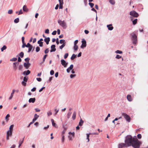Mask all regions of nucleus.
Wrapping results in <instances>:
<instances>
[{
  "instance_id": "obj_10",
  "label": "nucleus",
  "mask_w": 148,
  "mask_h": 148,
  "mask_svg": "<svg viewBox=\"0 0 148 148\" xmlns=\"http://www.w3.org/2000/svg\"><path fill=\"white\" fill-rule=\"evenodd\" d=\"M82 44L81 46V48H83L84 47H85L86 46V41L84 39H83L82 41Z\"/></svg>"
},
{
  "instance_id": "obj_31",
  "label": "nucleus",
  "mask_w": 148,
  "mask_h": 148,
  "mask_svg": "<svg viewBox=\"0 0 148 148\" xmlns=\"http://www.w3.org/2000/svg\"><path fill=\"white\" fill-rule=\"evenodd\" d=\"M7 48L6 47L5 45H4L2 47L1 49V50L2 51H3L4 50H5Z\"/></svg>"
},
{
  "instance_id": "obj_56",
  "label": "nucleus",
  "mask_w": 148,
  "mask_h": 148,
  "mask_svg": "<svg viewBox=\"0 0 148 148\" xmlns=\"http://www.w3.org/2000/svg\"><path fill=\"white\" fill-rule=\"evenodd\" d=\"M75 76L76 75L75 74H71L70 75V77L71 78H72Z\"/></svg>"
},
{
  "instance_id": "obj_49",
  "label": "nucleus",
  "mask_w": 148,
  "mask_h": 148,
  "mask_svg": "<svg viewBox=\"0 0 148 148\" xmlns=\"http://www.w3.org/2000/svg\"><path fill=\"white\" fill-rule=\"evenodd\" d=\"M65 139L64 136V135H62V143H64Z\"/></svg>"
},
{
  "instance_id": "obj_55",
  "label": "nucleus",
  "mask_w": 148,
  "mask_h": 148,
  "mask_svg": "<svg viewBox=\"0 0 148 148\" xmlns=\"http://www.w3.org/2000/svg\"><path fill=\"white\" fill-rule=\"evenodd\" d=\"M121 56H120L119 55H117L116 57V58H117V59H120V58H121Z\"/></svg>"
},
{
  "instance_id": "obj_6",
  "label": "nucleus",
  "mask_w": 148,
  "mask_h": 148,
  "mask_svg": "<svg viewBox=\"0 0 148 148\" xmlns=\"http://www.w3.org/2000/svg\"><path fill=\"white\" fill-rule=\"evenodd\" d=\"M130 15L132 16L137 17L138 16V14L134 11H132L130 12Z\"/></svg>"
},
{
  "instance_id": "obj_39",
  "label": "nucleus",
  "mask_w": 148,
  "mask_h": 148,
  "mask_svg": "<svg viewBox=\"0 0 148 148\" xmlns=\"http://www.w3.org/2000/svg\"><path fill=\"white\" fill-rule=\"evenodd\" d=\"M32 48H33V46L32 45L30 47H29L28 52H30V51H31L32 49Z\"/></svg>"
},
{
  "instance_id": "obj_19",
  "label": "nucleus",
  "mask_w": 148,
  "mask_h": 148,
  "mask_svg": "<svg viewBox=\"0 0 148 148\" xmlns=\"http://www.w3.org/2000/svg\"><path fill=\"white\" fill-rule=\"evenodd\" d=\"M23 10L24 11L27 12L28 11V9L27 8L26 5H24L23 7Z\"/></svg>"
},
{
  "instance_id": "obj_13",
  "label": "nucleus",
  "mask_w": 148,
  "mask_h": 148,
  "mask_svg": "<svg viewBox=\"0 0 148 148\" xmlns=\"http://www.w3.org/2000/svg\"><path fill=\"white\" fill-rule=\"evenodd\" d=\"M56 46L54 45H52L51 46V49L50 50V52H52L55 51L56 50V49L55 48Z\"/></svg>"
},
{
  "instance_id": "obj_1",
  "label": "nucleus",
  "mask_w": 148,
  "mask_h": 148,
  "mask_svg": "<svg viewBox=\"0 0 148 148\" xmlns=\"http://www.w3.org/2000/svg\"><path fill=\"white\" fill-rule=\"evenodd\" d=\"M134 137V140L132 145L134 148H138L140 146V142L138 140L136 136Z\"/></svg>"
},
{
  "instance_id": "obj_4",
  "label": "nucleus",
  "mask_w": 148,
  "mask_h": 148,
  "mask_svg": "<svg viewBox=\"0 0 148 148\" xmlns=\"http://www.w3.org/2000/svg\"><path fill=\"white\" fill-rule=\"evenodd\" d=\"M58 23L63 28L65 29L66 28L67 26L66 23L64 21H62L60 20L58 21Z\"/></svg>"
},
{
  "instance_id": "obj_64",
  "label": "nucleus",
  "mask_w": 148,
  "mask_h": 148,
  "mask_svg": "<svg viewBox=\"0 0 148 148\" xmlns=\"http://www.w3.org/2000/svg\"><path fill=\"white\" fill-rule=\"evenodd\" d=\"M13 95H12L11 94V95H10V97L9 98V100H10L11 99H12V98L13 97Z\"/></svg>"
},
{
  "instance_id": "obj_18",
  "label": "nucleus",
  "mask_w": 148,
  "mask_h": 148,
  "mask_svg": "<svg viewBox=\"0 0 148 148\" xmlns=\"http://www.w3.org/2000/svg\"><path fill=\"white\" fill-rule=\"evenodd\" d=\"M112 24H110L107 25V27L108 28V29L110 30H112L113 29V27L112 26Z\"/></svg>"
},
{
  "instance_id": "obj_34",
  "label": "nucleus",
  "mask_w": 148,
  "mask_h": 148,
  "mask_svg": "<svg viewBox=\"0 0 148 148\" xmlns=\"http://www.w3.org/2000/svg\"><path fill=\"white\" fill-rule=\"evenodd\" d=\"M23 68V66L22 65H20L18 66V69L19 70L22 71Z\"/></svg>"
},
{
  "instance_id": "obj_50",
  "label": "nucleus",
  "mask_w": 148,
  "mask_h": 148,
  "mask_svg": "<svg viewBox=\"0 0 148 148\" xmlns=\"http://www.w3.org/2000/svg\"><path fill=\"white\" fill-rule=\"evenodd\" d=\"M12 12H13V11H12V10H9V11H8V13L10 14H12Z\"/></svg>"
},
{
  "instance_id": "obj_5",
  "label": "nucleus",
  "mask_w": 148,
  "mask_h": 148,
  "mask_svg": "<svg viewBox=\"0 0 148 148\" xmlns=\"http://www.w3.org/2000/svg\"><path fill=\"white\" fill-rule=\"evenodd\" d=\"M122 115L124 117V118L128 122H130V121L131 118L128 115L125 113H122Z\"/></svg>"
},
{
  "instance_id": "obj_58",
  "label": "nucleus",
  "mask_w": 148,
  "mask_h": 148,
  "mask_svg": "<svg viewBox=\"0 0 148 148\" xmlns=\"http://www.w3.org/2000/svg\"><path fill=\"white\" fill-rule=\"evenodd\" d=\"M31 45L29 43H28L26 45V47H29L31 46Z\"/></svg>"
},
{
  "instance_id": "obj_51",
  "label": "nucleus",
  "mask_w": 148,
  "mask_h": 148,
  "mask_svg": "<svg viewBox=\"0 0 148 148\" xmlns=\"http://www.w3.org/2000/svg\"><path fill=\"white\" fill-rule=\"evenodd\" d=\"M65 40H60V43L61 44L64 43Z\"/></svg>"
},
{
  "instance_id": "obj_38",
  "label": "nucleus",
  "mask_w": 148,
  "mask_h": 148,
  "mask_svg": "<svg viewBox=\"0 0 148 148\" xmlns=\"http://www.w3.org/2000/svg\"><path fill=\"white\" fill-rule=\"evenodd\" d=\"M17 60V59L16 58H14L10 60V61H15Z\"/></svg>"
},
{
  "instance_id": "obj_15",
  "label": "nucleus",
  "mask_w": 148,
  "mask_h": 148,
  "mask_svg": "<svg viewBox=\"0 0 148 148\" xmlns=\"http://www.w3.org/2000/svg\"><path fill=\"white\" fill-rule=\"evenodd\" d=\"M127 100L129 101H131L132 100V99L130 95H128L127 96Z\"/></svg>"
},
{
  "instance_id": "obj_2",
  "label": "nucleus",
  "mask_w": 148,
  "mask_h": 148,
  "mask_svg": "<svg viewBox=\"0 0 148 148\" xmlns=\"http://www.w3.org/2000/svg\"><path fill=\"white\" fill-rule=\"evenodd\" d=\"M134 138L131 136H127L125 140V142L128 146H130L132 145Z\"/></svg>"
},
{
  "instance_id": "obj_61",
  "label": "nucleus",
  "mask_w": 148,
  "mask_h": 148,
  "mask_svg": "<svg viewBox=\"0 0 148 148\" xmlns=\"http://www.w3.org/2000/svg\"><path fill=\"white\" fill-rule=\"evenodd\" d=\"M23 80L24 81L27 82V78L26 77H24L23 78Z\"/></svg>"
},
{
  "instance_id": "obj_41",
  "label": "nucleus",
  "mask_w": 148,
  "mask_h": 148,
  "mask_svg": "<svg viewBox=\"0 0 148 148\" xmlns=\"http://www.w3.org/2000/svg\"><path fill=\"white\" fill-rule=\"evenodd\" d=\"M47 54H46V55H45L43 58V62H44L45 61V59L46 58V57H47Z\"/></svg>"
},
{
  "instance_id": "obj_33",
  "label": "nucleus",
  "mask_w": 148,
  "mask_h": 148,
  "mask_svg": "<svg viewBox=\"0 0 148 148\" xmlns=\"http://www.w3.org/2000/svg\"><path fill=\"white\" fill-rule=\"evenodd\" d=\"M19 56L20 57H21V58H22L24 56V53L23 52H21L19 53Z\"/></svg>"
},
{
  "instance_id": "obj_26",
  "label": "nucleus",
  "mask_w": 148,
  "mask_h": 148,
  "mask_svg": "<svg viewBox=\"0 0 148 148\" xmlns=\"http://www.w3.org/2000/svg\"><path fill=\"white\" fill-rule=\"evenodd\" d=\"M76 57V56L75 54H73L71 58V59L73 60Z\"/></svg>"
},
{
  "instance_id": "obj_30",
  "label": "nucleus",
  "mask_w": 148,
  "mask_h": 148,
  "mask_svg": "<svg viewBox=\"0 0 148 148\" xmlns=\"http://www.w3.org/2000/svg\"><path fill=\"white\" fill-rule=\"evenodd\" d=\"M137 21V19H136L132 21L133 24L134 25L136 24Z\"/></svg>"
},
{
  "instance_id": "obj_57",
  "label": "nucleus",
  "mask_w": 148,
  "mask_h": 148,
  "mask_svg": "<svg viewBox=\"0 0 148 148\" xmlns=\"http://www.w3.org/2000/svg\"><path fill=\"white\" fill-rule=\"evenodd\" d=\"M45 32L46 34H49V29H46L45 30Z\"/></svg>"
},
{
  "instance_id": "obj_11",
  "label": "nucleus",
  "mask_w": 148,
  "mask_h": 148,
  "mask_svg": "<svg viewBox=\"0 0 148 148\" xmlns=\"http://www.w3.org/2000/svg\"><path fill=\"white\" fill-rule=\"evenodd\" d=\"M126 144L121 143L119 145V148H122L124 147H127Z\"/></svg>"
},
{
  "instance_id": "obj_63",
  "label": "nucleus",
  "mask_w": 148,
  "mask_h": 148,
  "mask_svg": "<svg viewBox=\"0 0 148 148\" xmlns=\"http://www.w3.org/2000/svg\"><path fill=\"white\" fill-rule=\"evenodd\" d=\"M56 31H53L52 33V34L53 35H55L56 34Z\"/></svg>"
},
{
  "instance_id": "obj_20",
  "label": "nucleus",
  "mask_w": 148,
  "mask_h": 148,
  "mask_svg": "<svg viewBox=\"0 0 148 148\" xmlns=\"http://www.w3.org/2000/svg\"><path fill=\"white\" fill-rule=\"evenodd\" d=\"M30 73V71L29 70H27L26 71H25L24 72L23 74L24 75H28Z\"/></svg>"
},
{
  "instance_id": "obj_47",
  "label": "nucleus",
  "mask_w": 148,
  "mask_h": 148,
  "mask_svg": "<svg viewBox=\"0 0 148 148\" xmlns=\"http://www.w3.org/2000/svg\"><path fill=\"white\" fill-rule=\"evenodd\" d=\"M39 117V116L38 115H37V114H35L34 115V118L37 119Z\"/></svg>"
},
{
  "instance_id": "obj_48",
  "label": "nucleus",
  "mask_w": 148,
  "mask_h": 148,
  "mask_svg": "<svg viewBox=\"0 0 148 148\" xmlns=\"http://www.w3.org/2000/svg\"><path fill=\"white\" fill-rule=\"evenodd\" d=\"M73 64H71L70 66V67L69 68H68L70 69V70H72L73 69Z\"/></svg>"
},
{
  "instance_id": "obj_54",
  "label": "nucleus",
  "mask_w": 148,
  "mask_h": 148,
  "mask_svg": "<svg viewBox=\"0 0 148 148\" xmlns=\"http://www.w3.org/2000/svg\"><path fill=\"white\" fill-rule=\"evenodd\" d=\"M47 114L48 116H49L52 114V113L50 111H49V112H47Z\"/></svg>"
},
{
  "instance_id": "obj_29",
  "label": "nucleus",
  "mask_w": 148,
  "mask_h": 148,
  "mask_svg": "<svg viewBox=\"0 0 148 148\" xmlns=\"http://www.w3.org/2000/svg\"><path fill=\"white\" fill-rule=\"evenodd\" d=\"M72 112H69L67 114V118L69 119L71 116Z\"/></svg>"
},
{
  "instance_id": "obj_45",
  "label": "nucleus",
  "mask_w": 148,
  "mask_h": 148,
  "mask_svg": "<svg viewBox=\"0 0 148 148\" xmlns=\"http://www.w3.org/2000/svg\"><path fill=\"white\" fill-rule=\"evenodd\" d=\"M68 55H69V54L68 53H66L64 55V59H66V58L68 56Z\"/></svg>"
},
{
  "instance_id": "obj_27",
  "label": "nucleus",
  "mask_w": 148,
  "mask_h": 148,
  "mask_svg": "<svg viewBox=\"0 0 148 148\" xmlns=\"http://www.w3.org/2000/svg\"><path fill=\"white\" fill-rule=\"evenodd\" d=\"M51 121L52 123V125L53 126L56 127V124L55 123H54L53 119H51Z\"/></svg>"
},
{
  "instance_id": "obj_9",
  "label": "nucleus",
  "mask_w": 148,
  "mask_h": 148,
  "mask_svg": "<svg viewBox=\"0 0 148 148\" xmlns=\"http://www.w3.org/2000/svg\"><path fill=\"white\" fill-rule=\"evenodd\" d=\"M61 62L62 65L64 66V67H66L68 64L67 63H66L65 61L63 59L61 60Z\"/></svg>"
},
{
  "instance_id": "obj_62",
  "label": "nucleus",
  "mask_w": 148,
  "mask_h": 148,
  "mask_svg": "<svg viewBox=\"0 0 148 148\" xmlns=\"http://www.w3.org/2000/svg\"><path fill=\"white\" fill-rule=\"evenodd\" d=\"M50 74L51 75H53L54 73V71L53 70H52L50 71Z\"/></svg>"
},
{
  "instance_id": "obj_46",
  "label": "nucleus",
  "mask_w": 148,
  "mask_h": 148,
  "mask_svg": "<svg viewBox=\"0 0 148 148\" xmlns=\"http://www.w3.org/2000/svg\"><path fill=\"white\" fill-rule=\"evenodd\" d=\"M40 50V48L39 47H37L36 48V51L37 52H38Z\"/></svg>"
},
{
  "instance_id": "obj_25",
  "label": "nucleus",
  "mask_w": 148,
  "mask_h": 148,
  "mask_svg": "<svg viewBox=\"0 0 148 148\" xmlns=\"http://www.w3.org/2000/svg\"><path fill=\"white\" fill-rule=\"evenodd\" d=\"M83 123H84V121L81 119L80 120V121L79 123V125L80 126H82V125Z\"/></svg>"
},
{
  "instance_id": "obj_14",
  "label": "nucleus",
  "mask_w": 148,
  "mask_h": 148,
  "mask_svg": "<svg viewBox=\"0 0 148 148\" xmlns=\"http://www.w3.org/2000/svg\"><path fill=\"white\" fill-rule=\"evenodd\" d=\"M59 9H62L63 7V1L61 0H59Z\"/></svg>"
},
{
  "instance_id": "obj_23",
  "label": "nucleus",
  "mask_w": 148,
  "mask_h": 148,
  "mask_svg": "<svg viewBox=\"0 0 148 148\" xmlns=\"http://www.w3.org/2000/svg\"><path fill=\"white\" fill-rule=\"evenodd\" d=\"M12 132L11 131L8 130L7 132V135L8 136H11L12 134Z\"/></svg>"
},
{
  "instance_id": "obj_3",
  "label": "nucleus",
  "mask_w": 148,
  "mask_h": 148,
  "mask_svg": "<svg viewBox=\"0 0 148 148\" xmlns=\"http://www.w3.org/2000/svg\"><path fill=\"white\" fill-rule=\"evenodd\" d=\"M132 40L133 44H136L137 43V37L135 33L133 32L130 34Z\"/></svg>"
},
{
  "instance_id": "obj_60",
  "label": "nucleus",
  "mask_w": 148,
  "mask_h": 148,
  "mask_svg": "<svg viewBox=\"0 0 148 148\" xmlns=\"http://www.w3.org/2000/svg\"><path fill=\"white\" fill-rule=\"evenodd\" d=\"M36 79L38 82H40L42 81V79L40 78H37Z\"/></svg>"
},
{
  "instance_id": "obj_59",
  "label": "nucleus",
  "mask_w": 148,
  "mask_h": 148,
  "mask_svg": "<svg viewBox=\"0 0 148 148\" xmlns=\"http://www.w3.org/2000/svg\"><path fill=\"white\" fill-rule=\"evenodd\" d=\"M49 50L48 49H47L45 51V53L46 54L48 53Z\"/></svg>"
},
{
  "instance_id": "obj_8",
  "label": "nucleus",
  "mask_w": 148,
  "mask_h": 148,
  "mask_svg": "<svg viewBox=\"0 0 148 148\" xmlns=\"http://www.w3.org/2000/svg\"><path fill=\"white\" fill-rule=\"evenodd\" d=\"M69 134L70 135L69 136V140H72V137H74L75 133L74 132L71 133V132H69Z\"/></svg>"
},
{
  "instance_id": "obj_12",
  "label": "nucleus",
  "mask_w": 148,
  "mask_h": 148,
  "mask_svg": "<svg viewBox=\"0 0 148 148\" xmlns=\"http://www.w3.org/2000/svg\"><path fill=\"white\" fill-rule=\"evenodd\" d=\"M30 65L31 64L29 63V62H25L24 63V66L26 69H28L29 67L30 66Z\"/></svg>"
},
{
  "instance_id": "obj_24",
  "label": "nucleus",
  "mask_w": 148,
  "mask_h": 148,
  "mask_svg": "<svg viewBox=\"0 0 148 148\" xmlns=\"http://www.w3.org/2000/svg\"><path fill=\"white\" fill-rule=\"evenodd\" d=\"M109 2L112 5L115 4V2L114 0H109Z\"/></svg>"
},
{
  "instance_id": "obj_44",
  "label": "nucleus",
  "mask_w": 148,
  "mask_h": 148,
  "mask_svg": "<svg viewBox=\"0 0 148 148\" xmlns=\"http://www.w3.org/2000/svg\"><path fill=\"white\" fill-rule=\"evenodd\" d=\"M89 4L90 6V7L92 8L94 5V4L93 3H89Z\"/></svg>"
},
{
  "instance_id": "obj_35",
  "label": "nucleus",
  "mask_w": 148,
  "mask_h": 148,
  "mask_svg": "<svg viewBox=\"0 0 148 148\" xmlns=\"http://www.w3.org/2000/svg\"><path fill=\"white\" fill-rule=\"evenodd\" d=\"M10 117V115L9 114H8L5 117V119L7 121H8V119Z\"/></svg>"
},
{
  "instance_id": "obj_52",
  "label": "nucleus",
  "mask_w": 148,
  "mask_h": 148,
  "mask_svg": "<svg viewBox=\"0 0 148 148\" xmlns=\"http://www.w3.org/2000/svg\"><path fill=\"white\" fill-rule=\"evenodd\" d=\"M116 53H121L122 52L121 51L117 50L116 51Z\"/></svg>"
},
{
  "instance_id": "obj_40",
  "label": "nucleus",
  "mask_w": 148,
  "mask_h": 148,
  "mask_svg": "<svg viewBox=\"0 0 148 148\" xmlns=\"http://www.w3.org/2000/svg\"><path fill=\"white\" fill-rule=\"evenodd\" d=\"M65 45L64 43L60 47V48L62 49L65 46Z\"/></svg>"
},
{
  "instance_id": "obj_28",
  "label": "nucleus",
  "mask_w": 148,
  "mask_h": 148,
  "mask_svg": "<svg viewBox=\"0 0 148 148\" xmlns=\"http://www.w3.org/2000/svg\"><path fill=\"white\" fill-rule=\"evenodd\" d=\"M38 43L39 45V46L40 47H42L43 46V42H40L39 41H38Z\"/></svg>"
},
{
  "instance_id": "obj_22",
  "label": "nucleus",
  "mask_w": 148,
  "mask_h": 148,
  "mask_svg": "<svg viewBox=\"0 0 148 148\" xmlns=\"http://www.w3.org/2000/svg\"><path fill=\"white\" fill-rule=\"evenodd\" d=\"M24 137L23 139L22 140H20L19 141V145L18 146V147H19L22 144L23 142L24 139Z\"/></svg>"
},
{
  "instance_id": "obj_42",
  "label": "nucleus",
  "mask_w": 148,
  "mask_h": 148,
  "mask_svg": "<svg viewBox=\"0 0 148 148\" xmlns=\"http://www.w3.org/2000/svg\"><path fill=\"white\" fill-rule=\"evenodd\" d=\"M29 60H30V58H27L25 59V60L26 62H27V63L29 62Z\"/></svg>"
},
{
  "instance_id": "obj_43",
  "label": "nucleus",
  "mask_w": 148,
  "mask_h": 148,
  "mask_svg": "<svg viewBox=\"0 0 148 148\" xmlns=\"http://www.w3.org/2000/svg\"><path fill=\"white\" fill-rule=\"evenodd\" d=\"M66 128H64V130H63V131H62V135H64V134L66 131Z\"/></svg>"
},
{
  "instance_id": "obj_17",
  "label": "nucleus",
  "mask_w": 148,
  "mask_h": 148,
  "mask_svg": "<svg viewBox=\"0 0 148 148\" xmlns=\"http://www.w3.org/2000/svg\"><path fill=\"white\" fill-rule=\"evenodd\" d=\"M35 100L36 99L35 98H31L29 99V103L32 102V103H34L35 102Z\"/></svg>"
},
{
  "instance_id": "obj_7",
  "label": "nucleus",
  "mask_w": 148,
  "mask_h": 148,
  "mask_svg": "<svg viewBox=\"0 0 148 148\" xmlns=\"http://www.w3.org/2000/svg\"><path fill=\"white\" fill-rule=\"evenodd\" d=\"M19 64L18 62H14L13 64V67L14 70L15 71L17 69V66Z\"/></svg>"
},
{
  "instance_id": "obj_21",
  "label": "nucleus",
  "mask_w": 148,
  "mask_h": 148,
  "mask_svg": "<svg viewBox=\"0 0 148 148\" xmlns=\"http://www.w3.org/2000/svg\"><path fill=\"white\" fill-rule=\"evenodd\" d=\"M76 116V112H74L73 113V114L72 115V118L73 119V120H75V119Z\"/></svg>"
},
{
  "instance_id": "obj_53",
  "label": "nucleus",
  "mask_w": 148,
  "mask_h": 148,
  "mask_svg": "<svg viewBox=\"0 0 148 148\" xmlns=\"http://www.w3.org/2000/svg\"><path fill=\"white\" fill-rule=\"evenodd\" d=\"M137 136V138L138 139H140L142 137L141 135L140 134H138Z\"/></svg>"
},
{
  "instance_id": "obj_36",
  "label": "nucleus",
  "mask_w": 148,
  "mask_h": 148,
  "mask_svg": "<svg viewBox=\"0 0 148 148\" xmlns=\"http://www.w3.org/2000/svg\"><path fill=\"white\" fill-rule=\"evenodd\" d=\"M19 21V19L18 18H17L14 20V22L16 23H18Z\"/></svg>"
},
{
  "instance_id": "obj_16",
  "label": "nucleus",
  "mask_w": 148,
  "mask_h": 148,
  "mask_svg": "<svg viewBox=\"0 0 148 148\" xmlns=\"http://www.w3.org/2000/svg\"><path fill=\"white\" fill-rule=\"evenodd\" d=\"M50 40V39L49 37H47V38H45L44 39V41L45 42L47 45H48L49 43V42Z\"/></svg>"
},
{
  "instance_id": "obj_32",
  "label": "nucleus",
  "mask_w": 148,
  "mask_h": 148,
  "mask_svg": "<svg viewBox=\"0 0 148 148\" xmlns=\"http://www.w3.org/2000/svg\"><path fill=\"white\" fill-rule=\"evenodd\" d=\"M14 126V125H12L10 126V128H9V129H10L9 131H12V132L13 130V127Z\"/></svg>"
},
{
  "instance_id": "obj_37",
  "label": "nucleus",
  "mask_w": 148,
  "mask_h": 148,
  "mask_svg": "<svg viewBox=\"0 0 148 148\" xmlns=\"http://www.w3.org/2000/svg\"><path fill=\"white\" fill-rule=\"evenodd\" d=\"M78 48V46L77 45H74V49L75 50H77Z\"/></svg>"
}]
</instances>
